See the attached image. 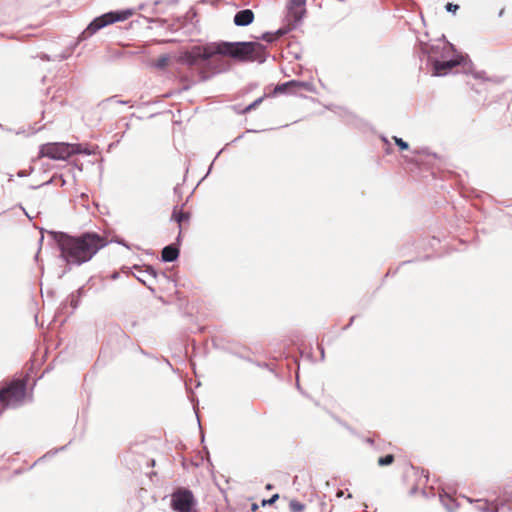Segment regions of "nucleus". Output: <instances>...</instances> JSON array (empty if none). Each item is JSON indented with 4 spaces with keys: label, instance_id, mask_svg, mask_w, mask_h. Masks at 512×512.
<instances>
[{
    "label": "nucleus",
    "instance_id": "f257e3e1",
    "mask_svg": "<svg viewBox=\"0 0 512 512\" xmlns=\"http://www.w3.org/2000/svg\"><path fill=\"white\" fill-rule=\"evenodd\" d=\"M264 47L258 42H208L204 45L193 46L183 53V63L194 66L200 60L213 65L220 58H231L239 62L257 60L263 53Z\"/></svg>",
    "mask_w": 512,
    "mask_h": 512
},
{
    "label": "nucleus",
    "instance_id": "f03ea898",
    "mask_svg": "<svg viewBox=\"0 0 512 512\" xmlns=\"http://www.w3.org/2000/svg\"><path fill=\"white\" fill-rule=\"evenodd\" d=\"M58 245L63 259L72 265L90 261L97 252L107 245V239L97 233H84L81 236L61 234Z\"/></svg>",
    "mask_w": 512,
    "mask_h": 512
},
{
    "label": "nucleus",
    "instance_id": "7ed1b4c3",
    "mask_svg": "<svg viewBox=\"0 0 512 512\" xmlns=\"http://www.w3.org/2000/svg\"><path fill=\"white\" fill-rule=\"evenodd\" d=\"M28 398L27 379L16 378L0 384V416L6 409L23 405Z\"/></svg>",
    "mask_w": 512,
    "mask_h": 512
},
{
    "label": "nucleus",
    "instance_id": "20e7f679",
    "mask_svg": "<svg viewBox=\"0 0 512 512\" xmlns=\"http://www.w3.org/2000/svg\"><path fill=\"white\" fill-rule=\"evenodd\" d=\"M74 154H89L81 144H69L64 142L46 143L40 146V157L52 160H66Z\"/></svg>",
    "mask_w": 512,
    "mask_h": 512
},
{
    "label": "nucleus",
    "instance_id": "39448f33",
    "mask_svg": "<svg viewBox=\"0 0 512 512\" xmlns=\"http://www.w3.org/2000/svg\"><path fill=\"white\" fill-rule=\"evenodd\" d=\"M133 9H124L120 11H111L108 13H105L97 18H95L88 26L87 28L82 32L80 38L81 39H87L91 37L94 33H96L98 30L114 24L116 22H122L134 15Z\"/></svg>",
    "mask_w": 512,
    "mask_h": 512
},
{
    "label": "nucleus",
    "instance_id": "423d86ee",
    "mask_svg": "<svg viewBox=\"0 0 512 512\" xmlns=\"http://www.w3.org/2000/svg\"><path fill=\"white\" fill-rule=\"evenodd\" d=\"M195 505L193 493L184 488L177 489L171 495V507L176 512H191Z\"/></svg>",
    "mask_w": 512,
    "mask_h": 512
},
{
    "label": "nucleus",
    "instance_id": "0eeeda50",
    "mask_svg": "<svg viewBox=\"0 0 512 512\" xmlns=\"http://www.w3.org/2000/svg\"><path fill=\"white\" fill-rule=\"evenodd\" d=\"M465 61V57L458 55L448 61H435L433 64L434 75L443 76L451 71L454 67L461 65Z\"/></svg>",
    "mask_w": 512,
    "mask_h": 512
},
{
    "label": "nucleus",
    "instance_id": "6e6552de",
    "mask_svg": "<svg viewBox=\"0 0 512 512\" xmlns=\"http://www.w3.org/2000/svg\"><path fill=\"white\" fill-rule=\"evenodd\" d=\"M306 0H289L288 11L289 16L295 23L302 20L306 13L305 9Z\"/></svg>",
    "mask_w": 512,
    "mask_h": 512
},
{
    "label": "nucleus",
    "instance_id": "1a4fd4ad",
    "mask_svg": "<svg viewBox=\"0 0 512 512\" xmlns=\"http://www.w3.org/2000/svg\"><path fill=\"white\" fill-rule=\"evenodd\" d=\"M190 213L183 211L182 208L175 207L172 213V219L178 223L179 236L181 235L182 229L189 225Z\"/></svg>",
    "mask_w": 512,
    "mask_h": 512
},
{
    "label": "nucleus",
    "instance_id": "9d476101",
    "mask_svg": "<svg viewBox=\"0 0 512 512\" xmlns=\"http://www.w3.org/2000/svg\"><path fill=\"white\" fill-rule=\"evenodd\" d=\"M254 13L250 9H244L237 12L234 16V23L236 26H247L254 21Z\"/></svg>",
    "mask_w": 512,
    "mask_h": 512
},
{
    "label": "nucleus",
    "instance_id": "9b49d317",
    "mask_svg": "<svg viewBox=\"0 0 512 512\" xmlns=\"http://www.w3.org/2000/svg\"><path fill=\"white\" fill-rule=\"evenodd\" d=\"M161 256L165 262L175 261L179 256V249L174 245H168L162 250Z\"/></svg>",
    "mask_w": 512,
    "mask_h": 512
},
{
    "label": "nucleus",
    "instance_id": "f8f14e48",
    "mask_svg": "<svg viewBox=\"0 0 512 512\" xmlns=\"http://www.w3.org/2000/svg\"><path fill=\"white\" fill-rule=\"evenodd\" d=\"M288 87H296L298 89H304V90H307V91H311L312 90V84L307 83V82L295 81V80H292V81H289V82L283 84L282 86L279 87V89L280 90H282V89L285 90Z\"/></svg>",
    "mask_w": 512,
    "mask_h": 512
},
{
    "label": "nucleus",
    "instance_id": "ddd939ff",
    "mask_svg": "<svg viewBox=\"0 0 512 512\" xmlns=\"http://www.w3.org/2000/svg\"><path fill=\"white\" fill-rule=\"evenodd\" d=\"M477 508L483 512H498L497 504L486 500H477Z\"/></svg>",
    "mask_w": 512,
    "mask_h": 512
},
{
    "label": "nucleus",
    "instance_id": "4468645a",
    "mask_svg": "<svg viewBox=\"0 0 512 512\" xmlns=\"http://www.w3.org/2000/svg\"><path fill=\"white\" fill-rule=\"evenodd\" d=\"M168 63L169 57L166 55H162L154 61V66L159 69H164L168 66Z\"/></svg>",
    "mask_w": 512,
    "mask_h": 512
},
{
    "label": "nucleus",
    "instance_id": "2eb2a0df",
    "mask_svg": "<svg viewBox=\"0 0 512 512\" xmlns=\"http://www.w3.org/2000/svg\"><path fill=\"white\" fill-rule=\"evenodd\" d=\"M394 460V455L388 454L386 456L379 457L377 463L379 466H389L394 462Z\"/></svg>",
    "mask_w": 512,
    "mask_h": 512
},
{
    "label": "nucleus",
    "instance_id": "dca6fc26",
    "mask_svg": "<svg viewBox=\"0 0 512 512\" xmlns=\"http://www.w3.org/2000/svg\"><path fill=\"white\" fill-rule=\"evenodd\" d=\"M291 511L293 512H302L305 508V505L297 500H292L289 504Z\"/></svg>",
    "mask_w": 512,
    "mask_h": 512
},
{
    "label": "nucleus",
    "instance_id": "f3484780",
    "mask_svg": "<svg viewBox=\"0 0 512 512\" xmlns=\"http://www.w3.org/2000/svg\"><path fill=\"white\" fill-rule=\"evenodd\" d=\"M262 100H263V97L256 99L254 102H252L247 107H245L240 113L245 114V113L250 112L251 110L255 109L257 106H259V104L262 102Z\"/></svg>",
    "mask_w": 512,
    "mask_h": 512
},
{
    "label": "nucleus",
    "instance_id": "a211bd4d",
    "mask_svg": "<svg viewBox=\"0 0 512 512\" xmlns=\"http://www.w3.org/2000/svg\"><path fill=\"white\" fill-rule=\"evenodd\" d=\"M393 140L395 141L396 145L400 148V150H407L409 148L408 143L403 141L401 138L393 137Z\"/></svg>",
    "mask_w": 512,
    "mask_h": 512
},
{
    "label": "nucleus",
    "instance_id": "6ab92c4d",
    "mask_svg": "<svg viewBox=\"0 0 512 512\" xmlns=\"http://www.w3.org/2000/svg\"><path fill=\"white\" fill-rule=\"evenodd\" d=\"M278 499H279V494H274L270 499H268V500H263L261 504H262V506L272 505V504H274Z\"/></svg>",
    "mask_w": 512,
    "mask_h": 512
},
{
    "label": "nucleus",
    "instance_id": "aec40b11",
    "mask_svg": "<svg viewBox=\"0 0 512 512\" xmlns=\"http://www.w3.org/2000/svg\"><path fill=\"white\" fill-rule=\"evenodd\" d=\"M446 9H447V11H449V12H453V13H455V12L459 9V6H458V5H456V4L448 3V4L446 5Z\"/></svg>",
    "mask_w": 512,
    "mask_h": 512
},
{
    "label": "nucleus",
    "instance_id": "412c9836",
    "mask_svg": "<svg viewBox=\"0 0 512 512\" xmlns=\"http://www.w3.org/2000/svg\"><path fill=\"white\" fill-rule=\"evenodd\" d=\"M509 498L506 500L509 508H512V487L507 491Z\"/></svg>",
    "mask_w": 512,
    "mask_h": 512
},
{
    "label": "nucleus",
    "instance_id": "4be33fe9",
    "mask_svg": "<svg viewBox=\"0 0 512 512\" xmlns=\"http://www.w3.org/2000/svg\"><path fill=\"white\" fill-rule=\"evenodd\" d=\"M146 272L149 273L153 278L156 277V271L152 267H147Z\"/></svg>",
    "mask_w": 512,
    "mask_h": 512
},
{
    "label": "nucleus",
    "instance_id": "5701e85b",
    "mask_svg": "<svg viewBox=\"0 0 512 512\" xmlns=\"http://www.w3.org/2000/svg\"><path fill=\"white\" fill-rule=\"evenodd\" d=\"M262 38H263L264 40L268 41V42H271V41H273L274 39H276V37L271 36V35H269V34H265V35H263V37H262Z\"/></svg>",
    "mask_w": 512,
    "mask_h": 512
},
{
    "label": "nucleus",
    "instance_id": "b1692460",
    "mask_svg": "<svg viewBox=\"0 0 512 512\" xmlns=\"http://www.w3.org/2000/svg\"><path fill=\"white\" fill-rule=\"evenodd\" d=\"M285 33H286V30L280 29V30H278L277 35L275 37L277 38L279 36L284 35Z\"/></svg>",
    "mask_w": 512,
    "mask_h": 512
},
{
    "label": "nucleus",
    "instance_id": "393cba45",
    "mask_svg": "<svg viewBox=\"0 0 512 512\" xmlns=\"http://www.w3.org/2000/svg\"><path fill=\"white\" fill-rule=\"evenodd\" d=\"M252 511H257L258 509V505L256 503L252 504V507H251Z\"/></svg>",
    "mask_w": 512,
    "mask_h": 512
},
{
    "label": "nucleus",
    "instance_id": "a878e982",
    "mask_svg": "<svg viewBox=\"0 0 512 512\" xmlns=\"http://www.w3.org/2000/svg\"><path fill=\"white\" fill-rule=\"evenodd\" d=\"M504 13H505V9H504V8H502V9L499 11V13H498L499 17H502V16L504 15Z\"/></svg>",
    "mask_w": 512,
    "mask_h": 512
},
{
    "label": "nucleus",
    "instance_id": "bb28decb",
    "mask_svg": "<svg viewBox=\"0 0 512 512\" xmlns=\"http://www.w3.org/2000/svg\"><path fill=\"white\" fill-rule=\"evenodd\" d=\"M266 488H267V489H271V488H272V485H271V484H267V485H266Z\"/></svg>",
    "mask_w": 512,
    "mask_h": 512
}]
</instances>
